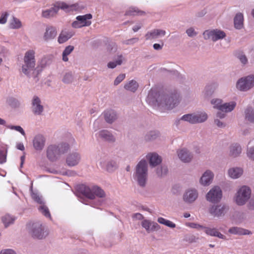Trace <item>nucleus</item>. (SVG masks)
<instances>
[{"label":"nucleus","instance_id":"obj_1","mask_svg":"<svg viewBox=\"0 0 254 254\" xmlns=\"http://www.w3.org/2000/svg\"><path fill=\"white\" fill-rule=\"evenodd\" d=\"M158 95L157 92L150 91L148 95V99L156 102L160 108L166 110H170L174 108L179 103V95L177 93L168 95H159L157 98L155 97Z\"/></svg>","mask_w":254,"mask_h":254},{"label":"nucleus","instance_id":"obj_2","mask_svg":"<svg viewBox=\"0 0 254 254\" xmlns=\"http://www.w3.org/2000/svg\"><path fill=\"white\" fill-rule=\"evenodd\" d=\"M85 7L83 4L78 3L73 4H68L64 2H58L54 7L49 9L43 10L42 11V16L45 18L50 19L55 17L59 9L64 10L66 12L73 11H80Z\"/></svg>","mask_w":254,"mask_h":254},{"label":"nucleus","instance_id":"obj_3","mask_svg":"<svg viewBox=\"0 0 254 254\" xmlns=\"http://www.w3.org/2000/svg\"><path fill=\"white\" fill-rule=\"evenodd\" d=\"M148 177V163L146 159L140 160L136 165L133 178L137 185L145 188L147 185Z\"/></svg>","mask_w":254,"mask_h":254},{"label":"nucleus","instance_id":"obj_4","mask_svg":"<svg viewBox=\"0 0 254 254\" xmlns=\"http://www.w3.org/2000/svg\"><path fill=\"white\" fill-rule=\"evenodd\" d=\"M35 51L29 50L24 54L21 71L28 77L33 76L36 68Z\"/></svg>","mask_w":254,"mask_h":254},{"label":"nucleus","instance_id":"obj_5","mask_svg":"<svg viewBox=\"0 0 254 254\" xmlns=\"http://www.w3.org/2000/svg\"><path fill=\"white\" fill-rule=\"evenodd\" d=\"M69 149V144L65 142H61L58 144H51L47 148V157L51 161H55L62 155L67 152Z\"/></svg>","mask_w":254,"mask_h":254},{"label":"nucleus","instance_id":"obj_6","mask_svg":"<svg viewBox=\"0 0 254 254\" xmlns=\"http://www.w3.org/2000/svg\"><path fill=\"white\" fill-rule=\"evenodd\" d=\"M29 234L34 239H45L49 234L48 230L40 222H30L27 225Z\"/></svg>","mask_w":254,"mask_h":254},{"label":"nucleus","instance_id":"obj_7","mask_svg":"<svg viewBox=\"0 0 254 254\" xmlns=\"http://www.w3.org/2000/svg\"><path fill=\"white\" fill-rule=\"evenodd\" d=\"M252 190L247 186L241 187L236 191L234 196V201L238 206H243L250 199Z\"/></svg>","mask_w":254,"mask_h":254},{"label":"nucleus","instance_id":"obj_8","mask_svg":"<svg viewBox=\"0 0 254 254\" xmlns=\"http://www.w3.org/2000/svg\"><path fill=\"white\" fill-rule=\"evenodd\" d=\"M80 191L82 194L90 199H94L95 196L100 198H103L106 196L104 191L98 186L90 187L82 185L80 188Z\"/></svg>","mask_w":254,"mask_h":254},{"label":"nucleus","instance_id":"obj_9","mask_svg":"<svg viewBox=\"0 0 254 254\" xmlns=\"http://www.w3.org/2000/svg\"><path fill=\"white\" fill-rule=\"evenodd\" d=\"M207 119V115L204 112L186 114L176 122L177 125L179 124L181 120L187 121L190 124H194L205 122Z\"/></svg>","mask_w":254,"mask_h":254},{"label":"nucleus","instance_id":"obj_10","mask_svg":"<svg viewBox=\"0 0 254 254\" xmlns=\"http://www.w3.org/2000/svg\"><path fill=\"white\" fill-rule=\"evenodd\" d=\"M203 36L205 40H211L213 42H216L225 38L226 34L221 30L215 29L204 31L203 33Z\"/></svg>","mask_w":254,"mask_h":254},{"label":"nucleus","instance_id":"obj_11","mask_svg":"<svg viewBox=\"0 0 254 254\" xmlns=\"http://www.w3.org/2000/svg\"><path fill=\"white\" fill-rule=\"evenodd\" d=\"M229 209V206L225 204L213 205L209 208V213L213 217H223Z\"/></svg>","mask_w":254,"mask_h":254},{"label":"nucleus","instance_id":"obj_12","mask_svg":"<svg viewBox=\"0 0 254 254\" xmlns=\"http://www.w3.org/2000/svg\"><path fill=\"white\" fill-rule=\"evenodd\" d=\"M222 197V191L218 186H214L207 193L206 199L209 202L217 203L220 201Z\"/></svg>","mask_w":254,"mask_h":254},{"label":"nucleus","instance_id":"obj_13","mask_svg":"<svg viewBox=\"0 0 254 254\" xmlns=\"http://www.w3.org/2000/svg\"><path fill=\"white\" fill-rule=\"evenodd\" d=\"M92 18L91 14H87L84 15H79L76 17V21L72 22V26L75 28H79L83 26H88L91 25Z\"/></svg>","mask_w":254,"mask_h":254},{"label":"nucleus","instance_id":"obj_14","mask_svg":"<svg viewBox=\"0 0 254 254\" xmlns=\"http://www.w3.org/2000/svg\"><path fill=\"white\" fill-rule=\"evenodd\" d=\"M44 106L40 98L34 95L31 100V110L35 115H41L44 111Z\"/></svg>","mask_w":254,"mask_h":254},{"label":"nucleus","instance_id":"obj_15","mask_svg":"<svg viewBox=\"0 0 254 254\" xmlns=\"http://www.w3.org/2000/svg\"><path fill=\"white\" fill-rule=\"evenodd\" d=\"M198 196V191L195 189L191 188L186 190L183 195V199L186 203L190 204L194 202Z\"/></svg>","mask_w":254,"mask_h":254},{"label":"nucleus","instance_id":"obj_16","mask_svg":"<svg viewBox=\"0 0 254 254\" xmlns=\"http://www.w3.org/2000/svg\"><path fill=\"white\" fill-rule=\"evenodd\" d=\"M141 225L148 233L158 231L160 229V226L157 223L148 219L143 220L141 222Z\"/></svg>","mask_w":254,"mask_h":254},{"label":"nucleus","instance_id":"obj_17","mask_svg":"<svg viewBox=\"0 0 254 254\" xmlns=\"http://www.w3.org/2000/svg\"><path fill=\"white\" fill-rule=\"evenodd\" d=\"M81 160V156L77 152H73L69 153L66 157V163L69 167H73L78 165Z\"/></svg>","mask_w":254,"mask_h":254},{"label":"nucleus","instance_id":"obj_18","mask_svg":"<svg viewBox=\"0 0 254 254\" xmlns=\"http://www.w3.org/2000/svg\"><path fill=\"white\" fill-rule=\"evenodd\" d=\"M179 159L185 163H189L193 158V154L186 148H183L177 151Z\"/></svg>","mask_w":254,"mask_h":254},{"label":"nucleus","instance_id":"obj_19","mask_svg":"<svg viewBox=\"0 0 254 254\" xmlns=\"http://www.w3.org/2000/svg\"><path fill=\"white\" fill-rule=\"evenodd\" d=\"M166 34V31L162 29H154L147 32L145 35L146 40H151L158 38L160 37L164 36Z\"/></svg>","mask_w":254,"mask_h":254},{"label":"nucleus","instance_id":"obj_20","mask_svg":"<svg viewBox=\"0 0 254 254\" xmlns=\"http://www.w3.org/2000/svg\"><path fill=\"white\" fill-rule=\"evenodd\" d=\"M214 177L213 172L210 170H206L199 179L200 184L203 186H208L212 182Z\"/></svg>","mask_w":254,"mask_h":254},{"label":"nucleus","instance_id":"obj_21","mask_svg":"<svg viewBox=\"0 0 254 254\" xmlns=\"http://www.w3.org/2000/svg\"><path fill=\"white\" fill-rule=\"evenodd\" d=\"M45 144V138L41 134L36 135L33 140V145L34 149L37 151L42 150Z\"/></svg>","mask_w":254,"mask_h":254},{"label":"nucleus","instance_id":"obj_22","mask_svg":"<svg viewBox=\"0 0 254 254\" xmlns=\"http://www.w3.org/2000/svg\"><path fill=\"white\" fill-rule=\"evenodd\" d=\"M146 158L149 161L151 167H155L159 165L162 162L161 157L156 153H150L146 155Z\"/></svg>","mask_w":254,"mask_h":254},{"label":"nucleus","instance_id":"obj_23","mask_svg":"<svg viewBox=\"0 0 254 254\" xmlns=\"http://www.w3.org/2000/svg\"><path fill=\"white\" fill-rule=\"evenodd\" d=\"M97 134L98 137L102 140L109 142H114L115 141L114 136L107 130H100Z\"/></svg>","mask_w":254,"mask_h":254},{"label":"nucleus","instance_id":"obj_24","mask_svg":"<svg viewBox=\"0 0 254 254\" xmlns=\"http://www.w3.org/2000/svg\"><path fill=\"white\" fill-rule=\"evenodd\" d=\"M56 28L53 26L47 27L44 34L43 38L45 41H49L54 39L57 36Z\"/></svg>","mask_w":254,"mask_h":254},{"label":"nucleus","instance_id":"obj_25","mask_svg":"<svg viewBox=\"0 0 254 254\" xmlns=\"http://www.w3.org/2000/svg\"><path fill=\"white\" fill-rule=\"evenodd\" d=\"M205 233L210 236L216 237L223 240H227L226 237L219 232L217 229L215 228L205 227L204 229Z\"/></svg>","mask_w":254,"mask_h":254},{"label":"nucleus","instance_id":"obj_26","mask_svg":"<svg viewBox=\"0 0 254 254\" xmlns=\"http://www.w3.org/2000/svg\"><path fill=\"white\" fill-rule=\"evenodd\" d=\"M103 115L105 120L109 124H112L118 118L116 112L112 110L105 111Z\"/></svg>","mask_w":254,"mask_h":254},{"label":"nucleus","instance_id":"obj_27","mask_svg":"<svg viewBox=\"0 0 254 254\" xmlns=\"http://www.w3.org/2000/svg\"><path fill=\"white\" fill-rule=\"evenodd\" d=\"M228 232L233 235H249L252 234L250 231L238 227L230 228L228 230Z\"/></svg>","mask_w":254,"mask_h":254},{"label":"nucleus","instance_id":"obj_28","mask_svg":"<svg viewBox=\"0 0 254 254\" xmlns=\"http://www.w3.org/2000/svg\"><path fill=\"white\" fill-rule=\"evenodd\" d=\"M229 176L233 179H236L240 177L243 173V170L239 167H233L230 168L228 171Z\"/></svg>","mask_w":254,"mask_h":254},{"label":"nucleus","instance_id":"obj_29","mask_svg":"<svg viewBox=\"0 0 254 254\" xmlns=\"http://www.w3.org/2000/svg\"><path fill=\"white\" fill-rule=\"evenodd\" d=\"M242 152L241 146L238 144H233L229 147V155L232 157H236L240 155Z\"/></svg>","mask_w":254,"mask_h":254},{"label":"nucleus","instance_id":"obj_30","mask_svg":"<svg viewBox=\"0 0 254 254\" xmlns=\"http://www.w3.org/2000/svg\"><path fill=\"white\" fill-rule=\"evenodd\" d=\"M236 106V103L235 101H231L229 102H223L220 111L225 113H229L234 110Z\"/></svg>","mask_w":254,"mask_h":254},{"label":"nucleus","instance_id":"obj_31","mask_svg":"<svg viewBox=\"0 0 254 254\" xmlns=\"http://www.w3.org/2000/svg\"><path fill=\"white\" fill-rule=\"evenodd\" d=\"M246 77H242L239 79L236 83V87L240 91H246L250 90L249 86Z\"/></svg>","mask_w":254,"mask_h":254},{"label":"nucleus","instance_id":"obj_32","mask_svg":"<svg viewBox=\"0 0 254 254\" xmlns=\"http://www.w3.org/2000/svg\"><path fill=\"white\" fill-rule=\"evenodd\" d=\"M160 135V133L157 130L148 131L144 136V140L146 142H151L156 139Z\"/></svg>","mask_w":254,"mask_h":254},{"label":"nucleus","instance_id":"obj_33","mask_svg":"<svg viewBox=\"0 0 254 254\" xmlns=\"http://www.w3.org/2000/svg\"><path fill=\"white\" fill-rule=\"evenodd\" d=\"M124 61V58L122 55H118L115 58L113 61H111L107 64V66L109 68H114L117 65H121Z\"/></svg>","mask_w":254,"mask_h":254},{"label":"nucleus","instance_id":"obj_34","mask_svg":"<svg viewBox=\"0 0 254 254\" xmlns=\"http://www.w3.org/2000/svg\"><path fill=\"white\" fill-rule=\"evenodd\" d=\"M234 26L237 29H241L244 27V17L241 13H237L234 19Z\"/></svg>","mask_w":254,"mask_h":254},{"label":"nucleus","instance_id":"obj_35","mask_svg":"<svg viewBox=\"0 0 254 254\" xmlns=\"http://www.w3.org/2000/svg\"><path fill=\"white\" fill-rule=\"evenodd\" d=\"M73 36L71 32L66 31H62L58 37V42L62 44L67 41Z\"/></svg>","mask_w":254,"mask_h":254},{"label":"nucleus","instance_id":"obj_36","mask_svg":"<svg viewBox=\"0 0 254 254\" xmlns=\"http://www.w3.org/2000/svg\"><path fill=\"white\" fill-rule=\"evenodd\" d=\"M145 12L139 9L136 7H130L126 12V15L129 16L144 15Z\"/></svg>","mask_w":254,"mask_h":254},{"label":"nucleus","instance_id":"obj_37","mask_svg":"<svg viewBox=\"0 0 254 254\" xmlns=\"http://www.w3.org/2000/svg\"><path fill=\"white\" fill-rule=\"evenodd\" d=\"M138 87V84L134 80H131L126 83L124 85V88L132 92H135Z\"/></svg>","mask_w":254,"mask_h":254},{"label":"nucleus","instance_id":"obj_38","mask_svg":"<svg viewBox=\"0 0 254 254\" xmlns=\"http://www.w3.org/2000/svg\"><path fill=\"white\" fill-rule=\"evenodd\" d=\"M245 119L251 123H254V109L248 107L245 111Z\"/></svg>","mask_w":254,"mask_h":254},{"label":"nucleus","instance_id":"obj_39","mask_svg":"<svg viewBox=\"0 0 254 254\" xmlns=\"http://www.w3.org/2000/svg\"><path fill=\"white\" fill-rule=\"evenodd\" d=\"M100 163L102 166V167L105 168L109 172H112L118 168V165L114 161H108L106 163L105 167L102 165V161L101 160L100 161Z\"/></svg>","mask_w":254,"mask_h":254},{"label":"nucleus","instance_id":"obj_40","mask_svg":"<svg viewBox=\"0 0 254 254\" xmlns=\"http://www.w3.org/2000/svg\"><path fill=\"white\" fill-rule=\"evenodd\" d=\"M74 50L73 46L69 45L65 47V49L63 52V60L64 62H67L68 60L67 56L69 55Z\"/></svg>","mask_w":254,"mask_h":254},{"label":"nucleus","instance_id":"obj_41","mask_svg":"<svg viewBox=\"0 0 254 254\" xmlns=\"http://www.w3.org/2000/svg\"><path fill=\"white\" fill-rule=\"evenodd\" d=\"M1 220L5 227H7L9 225L13 223L15 218L8 214H6L2 217Z\"/></svg>","mask_w":254,"mask_h":254},{"label":"nucleus","instance_id":"obj_42","mask_svg":"<svg viewBox=\"0 0 254 254\" xmlns=\"http://www.w3.org/2000/svg\"><path fill=\"white\" fill-rule=\"evenodd\" d=\"M38 209L40 212L45 217L50 219L51 218V216L49 208L46 205H45V203L40 205Z\"/></svg>","mask_w":254,"mask_h":254},{"label":"nucleus","instance_id":"obj_43","mask_svg":"<svg viewBox=\"0 0 254 254\" xmlns=\"http://www.w3.org/2000/svg\"><path fill=\"white\" fill-rule=\"evenodd\" d=\"M22 27V23L18 18L13 17L10 23V27L12 29H19Z\"/></svg>","mask_w":254,"mask_h":254},{"label":"nucleus","instance_id":"obj_44","mask_svg":"<svg viewBox=\"0 0 254 254\" xmlns=\"http://www.w3.org/2000/svg\"><path fill=\"white\" fill-rule=\"evenodd\" d=\"M73 80V76L71 72H68L64 74L62 81L65 84L71 83Z\"/></svg>","mask_w":254,"mask_h":254},{"label":"nucleus","instance_id":"obj_45","mask_svg":"<svg viewBox=\"0 0 254 254\" xmlns=\"http://www.w3.org/2000/svg\"><path fill=\"white\" fill-rule=\"evenodd\" d=\"M223 101L220 99H213L211 100V103L213 105V107L214 109H217L220 111Z\"/></svg>","mask_w":254,"mask_h":254},{"label":"nucleus","instance_id":"obj_46","mask_svg":"<svg viewBox=\"0 0 254 254\" xmlns=\"http://www.w3.org/2000/svg\"><path fill=\"white\" fill-rule=\"evenodd\" d=\"M31 197L35 201L39 203L40 205L44 203L42 196L37 192H32L31 193Z\"/></svg>","mask_w":254,"mask_h":254},{"label":"nucleus","instance_id":"obj_47","mask_svg":"<svg viewBox=\"0 0 254 254\" xmlns=\"http://www.w3.org/2000/svg\"><path fill=\"white\" fill-rule=\"evenodd\" d=\"M167 172V167L165 166H161L159 167L156 169V174L159 177H162L166 175Z\"/></svg>","mask_w":254,"mask_h":254},{"label":"nucleus","instance_id":"obj_48","mask_svg":"<svg viewBox=\"0 0 254 254\" xmlns=\"http://www.w3.org/2000/svg\"><path fill=\"white\" fill-rule=\"evenodd\" d=\"M139 41V38L134 37L127 40H124L122 42V44L126 45H133L137 43Z\"/></svg>","mask_w":254,"mask_h":254},{"label":"nucleus","instance_id":"obj_49","mask_svg":"<svg viewBox=\"0 0 254 254\" xmlns=\"http://www.w3.org/2000/svg\"><path fill=\"white\" fill-rule=\"evenodd\" d=\"M7 127L10 129H14L19 132L23 136L25 135V132L24 129L20 126L9 125L7 126Z\"/></svg>","mask_w":254,"mask_h":254},{"label":"nucleus","instance_id":"obj_50","mask_svg":"<svg viewBox=\"0 0 254 254\" xmlns=\"http://www.w3.org/2000/svg\"><path fill=\"white\" fill-rule=\"evenodd\" d=\"M250 89L254 87V75H250L246 77Z\"/></svg>","mask_w":254,"mask_h":254},{"label":"nucleus","instance_id":"obj_51","mask_svg":"<svg viewBox=\"0 0 254 254\" xmlns=\"http://www.w3.org/2000/svg\"><path fill=\"white\" fill-rule=\"evenodd\" d=\"M186 33L190 37H193L197 35V32H196L193 27H190L187 29Z\"/></svg>","mask_w":254,"mask_h":254},{"label":"nucleus","instance_id":"obj_52","mask_svg":"<svg viewBox=\"0 0 254 254\" xmlns=\"http://www.w3.org/2000/svg\"><path fill=\"white\" fill-rule=\"evenodd\" d=\"M126 77L125 74H119L115 79L114 84L115 85H118L120 84L125 78Z\"/></svg>","mask_w":254,"mask_h":254},{"label":"nucleus","instance_id":"obj_53","mask_svg":"<svg viewBox=\"0 0 254 254\" xmlns=\"http://www.w3.org/2000/svg\"><path fill=\"white\" fill-rule=\"evenodd\" d=\"M237 58L240 62L244 64H245L248 62V59L246 56L242 53H239L237 55Z\"/></svg>","mask_w":254,"mask_h":254},{"label":"nucleus","instance_id":"obj_54","mask_svg":"<svg viewBox=\"0 0 254 254\" xmlns=\"http://www.w3.org/2000/svg\"><path fill=\"white\" fill-rule=\"evenodd\" d=\"M247 154L249 159L254 161V147L248 148Z\"/></svg>","mask_w":254,"mask_h":254},{"label":"nucleus","instance_id":"obj_55","mask_svg":"<svg viewBox=\"0 0 254 254\" xmlns=\"http://www.w3.org/2000/svg\"><path fill=\"white\" fill-rule=\"evenodd\" d=\"M8 15L9 14L7 12L2 13L0 18V24H3L6 22Z\"/></svg>","mask_w":254,"mask_h":254},{"label":"nucleus","instance_id":"obj_56","mask_svg":"<svg viewBox=\"0 0 254 254\" xmlns=\"http://www.w3.org/2000/svg\"><path fill=\"white\" fill-rule=\"evenodd\" d=\"M247 207L250 210H254V198H252L249 200Z\"/></svg>","mask_w":254,"mask_h":254},{"label":"nucleus","instance_id":"obj_57","mask_svg":"<svg viewBox=\"0 0 254 254\" xmlns=\"http://www.w3.org/2000/svg\"><path fill=\"white\" fill-rule=\"evenodd\" d=\"M189 226L192 228H195L197 230H201V229H205V227L200 225L198 224L195 223H191L190 224Z\"/></svg>","mask_w":254,"mask_h":254},{"label":"nucleus","instance_id":"obj_58","mask_svg":"<svg viewBox=\"0 0 254 254\" xmlns=\"http://www.w3.org/2000/svg\"><path fill=\"white\" fill-rule=\"evenodd\" d=\"M6 155L4 151H0V163L2 164L6 161Z\"/></svg>","mask_w":254,"mask_h":254},{"label":"nucleus","instance_id":"obj_59","mask_svg":"<svg viewBox=\"0 0 254 254\" xmlns=\"http://www.w3.org/2000/svg\"><path fill=\"white\" fill-rule=\"evenodd\" d=\"M117 50V46L115 43H112L109 45L108 47V51L110 52H115Z\"/></svg>","mask_w":254,"mask_h":254},{"label":"nucleus","instance_id":"obj_60","mask_svg":"<svg viewBox=\"0 0 254 254\" xmlns=\"http://www.w3.org/2000/svg\"><path fill=\"white\" fill-rule=\"evenodd\" d=\"M0 254H16L15 252L12 249H5L0 251Z\"/></svg>","mask_w":254,"mask_h":254},{"label":"nucleus","instance_id":"obj_61","mask_svg":"<svg viewBox=\"0 0 254 254\" xmlns=\"http://www.w3.org/2000/svg\"><path fill=\"white\" fill-rule=\"evenodd\" d=\"M132 218L136 220H144V216L139 213H136L132 215Z\"/></svg>","mask_w":254,"mask_h":254},{"label":"nucleus","instance_id":"obj_62","mask_svg":"<svg viewBox=\"0 0 254 254\" xmlns=\"http://www.w3.org/2000/svg\"><path fill=\"white\" fill-rule=\"evenodd\" d=\"M214 123L217 125V126L219 127H224L226 126V124L225 123L220 121L219 119H215Z\"/></svg>","mask_w":254,"mask_h":254},{"label":"nucleus","instance_id":"obj_63","mask_svg":"<svg viewBox=\"0 0 254 254\" xmlns=\"http://www.w3.org/2000/svg\"><path fill=\"white\" fill-rule=\"evenodd\" d=\"M226 113L222 111H218L216 114V117L220 119H223L226 116Z\"/></svg>","mask_w":254,"mask_h":254},{"label":"nucleus","instance_id":"obj_64","mask_svg":"<svg viewBox=\"0 0 254 254\" xmlns=\"http://www.w3.org/2000/svg\"><path fill=\"white\" fill-rule=\"evenodd\" d=\"M168 220H167L163 217H159L157 219V221L158 223L161 224H163L164 225H166V224Z\"/></svg>","mask_w":254,"mask_h":254}]
</instances>
